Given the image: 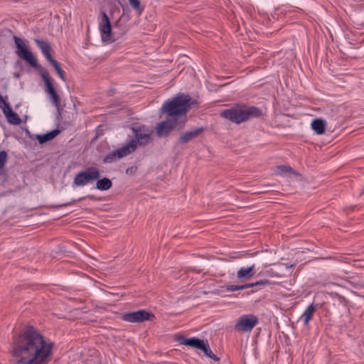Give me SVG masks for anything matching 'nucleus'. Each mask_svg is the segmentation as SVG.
<instances>
[{"label":"nucleus","instance_id":"obj_1","mask_svg":"<svg viewBox=\"0 0 364 364\" xmlns=\"http://www.w3.org/2000/svg\"><path fill=\"white\" fill-rule=\"evenodd\" d=\"M53 343L35 328L26 326L14 340L12 354L16 364H47L51 358Z\"/></svg>","mask_w":364,"mask_h":364},{"label":"nucleus","instance_id":"obj_2","mask_svg":"<svg viewBox=\"0 0 364 364\" xmlns=\"http://www.w3.org/2000/svg\"><path fill=\"white\" fill-rule=\"evenodd\" d=\"M198 104L197 100L192 99L188 95L181 93L172 100L165 102L161 110L166 113L168 118L157 125V136H166L176 125V117L185 115L189 109L196 107Z\"/></svg>","mask_w":364,"mask_h":364},{"label":"nucleus","instance_id":"obj_3","mask_svg":"<svg viewBox=\"0 0 364 364\" xmlns=\"http://www.w3.org/2000/svg\"><path fill=\"white\" fill-rule=\"evenodd\" d=\"M262 115L261 109L256 107H249L244 104L237 105L222 111L221 116L234 123L240 124L252 118Z\"/></svg>","mask_w":364,"mask_h":364},{"label":"nucleus","instance_id":"obj_4","mask_svg":"<svg viewBox=\"0 0 364 364\" xmlns=\"http://www.w3.org/2000/svg\"><path fill=\"white\" fill-rule=\"evenodd\" d=\"M14 40L16 48V54L32 68H37L38 66V61L33 53L30 50L26 40L17 36H14Z\"/></svg>","mask_w":364,"mask_h":364},{"label":"nucleus","instance_id":"obj_5","mask_svg":"<svg viewBox=\"0 0 364 364\" xmlns=\"http://www.w3.org/2000/svg\"><path fill=\"white\" fill-rule=\"evenodd\" d=\"M100 177V169L96 166H89L75 175L73 184L76 186H85L95 181Z\"/></svg>","mask_w":364,"mask_h":364},{"label":"nucleus","instance_id":"obj_6","mask_svg":"<svg viewBox=\"0 0 364 364\" xmlns=\"http://www.w3.org/2000/svg\"><path fill=\"white\" fill-rule=\"evenodd\" d=\"M137 148V142L135 139H131L127 144L116 150L109 152L104 159L105 163H112L117 159H120L134 153Z\"/></svg>","mask_w":364,"mask_h":364},{"label":"nucleus","instance_id":"obj_7","mask_svg":"<svg viewBox=\"0 0 364 364\" xmlns=\"http://www.w3.org/2000/svg\"><path fill=\"white\" fill-rule=\"evenodd\" d=\"M258 322V318L254 314H245L237 320L235 330L239 332H250Z\"/></svg>","mask_w":364,"mask_h":364},{"label":"nucleus","instance_id":"obj_8","mask_svg":"<svg viewBox=\"0 0 364 364\" xmlns=\"http://www.w3.org/2000/svg\"><path fill=\"white\" fill-rule=\"evenodd\" d=\"M99 28L101 34L102 41L105 43H110L114 41L109 18L107 15L102 12L101 14V21Z\"/></svg>","mask_w":364,"mask_h":364},{"label":"nucleus","instance_id":"obj_9","mask_svg":"<svg viewBox=\"0 0 364 364\" xmlns=\"http://www.w3.org/2000/svg\"><path fill=\"white\" fill-rule=\"evenodd\" d=\"M41 75L45 83V91L49 95V98L52 103L58 108L60 99L53 85L52 79L50 78L49 73L46 70H43L41 73Z\"/></svg>","mask_w":364,"mask_h":364},{"label":"nucleus","instance_id":"obj_10","mask_svg":"<svg viewBox=\"0 0 364 364\" xmlns=\"http://www.w3.org/2000/svg\"><path fill=\"white\" fill-rule=\"evenodd\" d=\"M154 315L144 309L126 313L122 315V319L130 323H141L144 321H152Z\"/></svg>","mask_w":364,"mask_h":364},{"label":"nucleus","instance_id":"obj_11","mask_svg":"<svg viewBox=\"0 0 364 364\" xmlns=\"http://www.w3.org/2000/svg\"><path fill=\"white\" fill-rule=\"evenodd\" d=\"M134 133L137 146H144L147 145L150 141L152 130L147 127L140 126L132 128Z\"/></svg>","mask_w":364,"mask_h":364},{"label":"nucleus","instance_id":"obj_12","mask_svg":"<svg viewBox=\"0 0 364 364\" xmlns=\"http://www.w3.org/2000/svg\"><path fill=\"white\" fill-rule=\"evenodd\" d=\"M35 43L41 50L42 54L44 55L46 59L50 63L52 61L53 58L52 57L51 52V46L48 41L41 40L38 38L34 39Z\"/></svg>","mask_w":364,"mask_h":364},{"label":"nucleus","instance_id":"obj_13","mask_svg":"<svg viewBox=\"0 0 364 364\" xmlns=\"http://www.w3.org/2000/svg\"><path fill=\"white\" fill-rule=\"evenodd\" d=\"M178 341L181 344L187 346H191L197 349L202 350L204 348L205 343L203 340L198 338H186L184 336H180Z\"/></svg>","mask_w":364,"mask_h":364},{"label":"nucleus","instance_id":"obj_14","mask_svg":"<svg viewBox=\"0 0 364 364\" xmlns=\"http://www.w3.org/2000/svg\"><path fill=\"white\" fill-rule=\"evenodd\" d=\"M203 130L204 129L203 127H197L190 131H187L181 135L178 139V142L181 144L187 143L189 141L198 137L203 132Z\"/></svg>","mask_w":364,"mask_h":364},{"label":"nucleus","instance_id":"obj_15","mask_svg":"<svg viewBox=\"0 0 364 364\" xmlns=\"http://www.w3.org/2000/svg\"><path fill=\"white\" fill-rule=\"evenodd\" d=\"M255 274V264L248 267H241L237 272V278L241 281L250 280Z\"/></svg>","mask_w":364,"mask_h":364},{"label":"nucleus","instance_id":"obj_16","mask_svg":"<svg viewBox=\"0 0 364 364\" xmlns=\"http://www.w3.org/2000/svg\"><path fill=\"white\" fill-rule=\"evenodd\" d=\"M3 113L10 124L18 125L21 123L19 116L12 110L11 106L6 107V109H3Z\"/></svg>","mask_w":364,"mask_h":364},{"label":"nucleus","instance_id":"obj_17","mask_svg":"<svg viewBox=\"0 0 364 364\" xmlns=\"http://www.w3.org/2000/svg\"><path fill=\"white\" fill-rule=\"evenodd\" d=\"M311 128L317 134H323L325 133L326 127V122L321 119H314L311 122Z\"/></svg>","mask_w":364,"mask_h":364},{"label":"nucleus","instance_id":"obj_18","mask_svg":"<svg viewBox=\"0 0 364 364\" xmlns=\"http://www.w3.org/2000/svg\"><path fill=\"white\" fill-rule=\"evenodd\" d=\"M316 307L312 304L309 305L306 310L304 311L303 314L300 317V320H301L304 324V326H308L309 323V321L313 318V314L315 311Z\"/></svg>","mask_w":364,"mask_h":364},{"label":"nucleus","instance_id":"obj_19","mask_svg":"<svg viewBox=\"0 0 364 364\" xmlns=\"http://www.w3.org/2000/svg\"><path fill=\"white\" fill-rule=\"evenodd\" d=\"M96 183V188L100 191H107L112 186V181L108 178H98Z\"/></svg>","mask_w":364,"mask_h":364},{"label":"nucleus","instance_id":"obj_20","mask_svg":"<svg viewBox=\"0 0 364 364\" xmlns=\"http://www.w3.org/2000/svg\"><path fill=\"white\" fill-rule=\"evenodd\" d=\"M59 130L54 129L46 134L37 135L36 138L40 144H43L55 138L59 134Z\"/></svg>","mask_w":364,"mask_h":364},{"label":"nucleus","instance_id":"obj_21","mask_svg":"<svg viewBox=\"0 0 364 364\" xmlns=\"http://www.w3.org/2000/svg\"><path fill=\"white\" fill-rule=\"evenodd\" d=\"M50 63L53 66L55 71L58 74L60 78L62 80L65 81V72L61 69V68L60 67V64L58 63V61H56L54 59L52 61H50Z\"/></svg>","mask_w":364,"mask_h":364},{"label":"nucleus","instance_id":"obj_22","mask_svg":"<svg viewBox=\"0 0 364 364\" xmlns=\"http://www.w3.org/2000/svg\"><path fill=\"white\" fill-rule=\"evenodd\" d=\"M250 287H252V284H242V285L232 284V285L228 286L226 289H227L228 291H238V290H242V289H248V288H250Z\"/></svg>","mask_w":364,"mask_h":364},{"label":"nucleus","instance_id":"obj_23","mask_svg":"<svg viewBox=\"0 0 364 364\" xmlns=\"http://www.w3.org/2000/svg\"><path fill=\"white\" fill-rule=\"evenodd\" d=\"M201 350L203 351V353H205V355L210 358L213 360H215V361L219 360V358L213 353V351L210 349L208 344L205 343L204 348H202Z\"/></svg>","mask_w":364,"mask_h":364},{"label":"nucleus","instance_id":"obj_24","mask_svg":"<svg viewBox=\"0 0 364 364\" xmlns=\"http://www.w3.org/2000/svg\"><path fill=\"white\" fill-rule=\"evenodd\" d=\"M129 2L138 14H141L144 9L141 6L139 0H129Z\"/></svg>","mask_w":364,"mask_h":364},{"label":"nucleus","instance_id":"obj_25","mask_svg":"<svg viewBox=\"0 0 364 364\" xmlns=\"http://www.w3.org/2000/svg\"><path fill=\"white\" fill-rule=\"evenodd\" d=\"M7 153L5 151H0V176L3 173V169L7 161Z\"/></svg>","mask_w":364,"mask_h":364},{"label":"nucleus","instance_id":"obj_26","mask_svg":"<svg viewBox=\"0 0 364 364\" xmlns=\"http://www.w3.org/2000/svg\"><path fill=\"white\" fill-rule=\"evenodd\" d=\"M338 285L346 288H350V287H355V283L348 279H343Z\"/></svg>","mask_w":364,"mask_h":364},{"label":"nucleus","instance_id":"obj_27","mask_svg":"<svg viewBox=\"0 0 364 364\" xmlns=\"http://www.w3.org/2000/svg\"><path fill=\"white\" fill-rule=\"evenodd\" d=\"M278 171L279 174L284 173H290L292 171V168L290 166H279L277 167Z\"/></svg>","mask_w":364,"mask_h":364},{"label":"nucleus","instance_id":"obj_28","mask_svg":"<svg viewBox=\"0 0 364 364\" xmlns=\"http://www.w3.org/2000/svg\"><path fill=\"white\" fill-rule=\"evenodd\" d=\"M248 284H252V287H253L259 285H269L271 282L268 279H262L254 283H249Z\"/></svg>","mask_w":364,"mask_h":364},{"label":"nucleus","instance_id":"obj_29","mask_svg":"<svg viewBox=\"0 0 364 364\" xmlns=\"http://www.w3.org/2000/svg\"><path fill=\"white\" fill-rule=\"evenodd\" d=\"M10 106L9 103L6 102L2 95L0 94V108L3 111V109H6V107Z\"/></svg>","mask_w":364,"mask_h":364},{"label":"nucleus","instance_id":"obj_30","mask_svg":"<svg viewBox=\"0 0 364 364\" xmlns=\"http://www.w3.org/2000/svg\"><path fill=\"white\" fill-rule=\"evenodd\" d=\"M75 201H76V200H73L72 202H70V203H65V204H64V205H62L61 206H66V205H70V204L74 203Z\"/></svg>","mask_w":364,"mask_h":364}]
</instances>
